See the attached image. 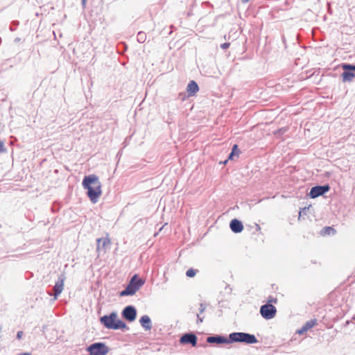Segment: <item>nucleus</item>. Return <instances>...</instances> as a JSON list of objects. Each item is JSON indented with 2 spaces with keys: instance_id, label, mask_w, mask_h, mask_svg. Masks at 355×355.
Wrapping results in <instances>:
<instances>
[{
  "instance_id": "423d86ee",
  "label": "nucleus",
  "mask_w": 355,
  "mask_h": 355,
  "mask_svg": "<svg viewBox=\"0 0 355 355\" xmlns=\"http://www.w3.org/2000/svg\"><path fill=\"white\" fill-rule=\"evenodd\" d=\"M260 313L263 318L270 320L275 317L277 309L272 304H266L261 306Z\"/></svg>"
},
{
  "instance_id": "393cba45",
  "label": "nucleus",
  "mask_w": 355,
  "mask_h": 355,
  "mask_svg": "<svg viewBox=\"0 0 355 355\" xmlns=\"http://www.w3.org/2000/svg\"><path fill=\"white\" fill-rule=\"evenodd\" d=\"M198 318L199 322H202L203 321V319L200 317L199 314L198 315Z\"/></svg>"
},
{
  "instance_id": "6e6552de",
  "label": "nucleus",
  "mask_w": 355,
  "mask_h": 355,
  "mask_svg": "<svg viewBox=\"0 0 355 355\" xmlns=\"http://www.w3.org/2000/svg\"><path fill=\"white\" fill-rule=\"evenodd\" d=\"M330 189V187L327 184L324 186H315L311 188L309 192V196L311 198H318L320 196L323 195L326 192L329 191Z\"/></svg>"
},
{
  "instance_id": "dca6fc26",
  "label": "nucleus",
  "mask_w": 355,
  "mask_h": 355,
  "mask_svg": "<svg viewBox=\"0 0 355 355\" xmlns=\"http://www.w3.org/2000/svg\"><path fill=\"white\" fill-rule=\"evenodd\" d=\"M141 326L146 330H150L152 328L151 321L148 315H144L140 319Z\"/></svg>"
},
{
  "instance_id": "5701e85b",
  "label": "nucleus",
  "mask_w": 355,
  "mask_h": 355,
  "mask_svg": "<svg viewBox=\"0 0 355 355\" xmlns=\"http://www.w3.org/2000/svg\"><path fill=\"white\" fill-rule=\"evenodd\" d=\"M22 335H23V332H22L21 331H18V332H17V338L18 339H21V337H22Z\"/></svg>"
},
{
  "instance_id": "9d476101",
  "label": "nucleus",
  "mask_w": 355,
  "mask_h": 355,
  "mask_svg": "<svg viewBox=\"0 0 355 355\" xmlns=\"http://www.w3.org/2000/svg\"><path fill=\"white\" fill-rule=\"evenodd\" d=\"M180 342L182 344L190 343L195 347L197 344V337L193 334H185L180 338Z\"/></svg>"
},
{
  "instance_id": "20e7f679",
  "label": "nucleus",
  "mask_w": 355,
  "mask_h": 355,
  "mask_svg": "<svg viewBox=\"0 0 355 355\" xmlns=\"http://www.w3.org/2000/svg\"><path fill=\"white\" fill-rule=\"evenodd\" d=\"M144 284V282L137 277V275H134L129 284L125 290L121 292V296L132 295H134L140 287Z\"/></svg>"
},
{
  "instance_id": "a211bd4d",
  "label": "nucleus",
  "mask_w": 355,
  "mask_h": 355,
  "mask_svg": "<svg viewBox=\"0 0 355 355\" xmlns=\"http://www.w3.org/2000/svg\"><path fill=\"white\" fill-rule=\"evenodd\" d=\"M335 233H336V230L331 227H325L321 231V234L322 236L329 235L331 234H334Z\"/></svg>"
},
{
  "instance_id": "a878e982",
  "label": "nucleus",
  "mask_w": 355,
  "mask_h": 355,
  "mask_svg": "<svg viewBox=\"0 0 355 355\" xmlns=\"http://www.w3.org/2000/svg\"><path fill=\"white\" fill-rule=\"evenodd\" d=\"M243 3H247L250 0H241Z\"/></svg>"
},
{
  "instance_id": "4468645a",
  "label": "nucleus",
  "mask_w": 355,
  "mask_h": 355,
  "mask_svg": "<svg viewBox=\"0 0 355 355\" xmlns=\"http://www.w3.org/2000/svg\"><path fill=\"white\" fill-rule=\"evenodd\" d=\"M198 91L199 87L198 84L194 80H191L187 87V92L189 94V96H195Z\"/></svg>"
},
{
  "instance_id": "b1692460",
  "label": "nucleus",
  "mask_w": 355,
  "mask_h": 355,
  "mask_svg": "<svg viewBox=\"0 0 355 355\" xmlns=\"http://www.w3.org/2000/svg\"><path fill=\"white\" fill-rule=\"evenodd\" d=\"M200 313H202L205 311V307L203 306L202 304H200Z\"/></svg>"
},
{
  "instance_id": "6ab92c4d",
  "label": "nucleus",
  "mask_w": 355,
  "mask_h": 355,
  "mask_svg": "<svg viewBox=\"0 0 355 355\" xmlns=\"http://www.w3.org/2000/svg\"><path fill=\"white\" fill-rule=\"evenodd\" d=\"M197 270L193 268H189L187 272L186 275L188 277H193L196 274Z\"/></svg>"
},
{
  "instance_id": "1a4fd4ad",
  "label": "nucleus",
  "mask_w": 355,
  "mask_h": 355,
  "mask_svg": "<svg viewBox=\"0 0 355 355\" xmlns=\"http://www.w3.org/2000/svg\"><path fill=\"white\" fill-rule=\"evenodd\" d=\"M122 314L124 318L130 322H132L135 320L137 312L135 307L128 306L123 309Z\"/></svg>"
},
{
  "instance_id": "39448f33",
  "label": "nucleus",
  "mask_w": 355,
  "mask_h": 355,
  "mask_svg": "<svg viewBox=\"0 0 355 355\" xmlns=\"http://www.w3.org/2000/svg\"><path fill=\"white\" fill-rule=\"evenodd\" d=\"M87 351L89 352L88 355H106L110 349L105 343H96L89 345Z\"/></svg>"
},
{
  "instance_id": "ddd939ff",
  "label": "nucleus",
  "mask_w": 355,
  "mask_h": 355,
  "mask_svg": "<svg viewBox=\"0 0 355 355\" xmlns=\"http://www.w3.org/2000/svg\"><path fill=\"white\" fill-rule=\"evenodd\" d=\"M64 278L63 277H59L58 280L55 282L53 288L54 297L57 299L58 296L62 293L64 288Z\"/></svg>"
},
{
  "instance_id": "2eb2a0df",
  "label": "nucleus",
  "mask_w": 355,
  "mask_h": 355,
  "mask_svg": "<svg viewBox=\"0 0 355 355\" xmlns=\"http://www.w3.org/2000/svg\"><path fill=\"white\" fill-rule=\"evenodd\" d=\"M230 228L235 233H239L243 230V225L237 219H233L230 222Z\"/></svg>"
},
{
  "instance_id": "bb28decb",
  "label": "nucleus",
  "mask_w": 355,
  "mask_h": 355,
  "mask_svg": "<svg viewBox=\"0 0 355 355\" xmlns=\"http://www.w3.org/2000/svg\"><path fill=\"white\" fill-rule=\"evenodd\" d=\"M87 0H83V3H85Z\"/></svg>"
},
{
  "instance_id": "f257e3e1",
  "label": "nucleus",
  "mask_w": 355,
  "mask_h": 355,
  "mask_svg": "<svg viewBox=\"0 0 355 355\" xmlns=\"http://www.w3.org/2000/svg\"><path fill=\"white\" fill-rule=\"evenodd\" d=\"M207 342L216 344H230L232 342H242L248 344H253L257 343V339L252 334L235 332L230 334L229 338L220 336H209L207 338Z\"/></svg>"
},
{
  "instance_id": "7ed1b4c3",
  "label": "nucleus",
  "mask_w": 355,
  "mask_h": 355,
  "mask_svg": "<svg viewBox=\"0 0 355 355\" xmlns=\"http://www.w3.org/2000/svg\"><path fill=\"white\" fill-rule=\"evenodd\" d=\"M101 322L107 329H123L126 328L125 323L118 319L116 313H112L109 315L101 317Z\"/></svg>"
},
{
  "instance_id": "f03ea898",
  "label": "nucleus",
  "mask_w": 355,
  "mask_h": 355,
  "mask_svg": "<svg viewBox=\"0 0 355 355\" xmlns=\"http://www.w3.org/2000/svg\"><path fill=\"white\" fill-rule=\"evenodd\" d=\"M83 185L87 189V196L92 202H96L101 196V184L95 175L85 176L83 181Z\"/></svg>"
},
{
  "instance_id": "f3484780",
  "label": "nucleus",
  "mask_w": 355,
  "mask_h": 355,
  "mask_svg": "<svg viewBox=\"0 0 355 355\" xmlns=\"http://www.w3.org/2000/svg\"><path fill=\"white\" fill-rule=\"evenodd\" d=\"M240 153L241 152H240L239 149L238 148V146L236 144H234L232 148V153L230 154L228 159H231V160L234 159V157L235 155L236 157H239Z\"/></svg>"
},
{
  "instance_id": "f8f14e48",
  "label": "nucleus",
  "mask_w": 355,
  "mask_h": 355,
  "mask_svg": "<svg viewBox=\"0 0 355 355\" xmlns=\"http://www.w3.org/2000/svg\"><path fill=\"white\" fill-rule=\"evenodd\" d=\"M317 324V320L313 319L309 321H307L300 329L297 330L296 333L299 335H302L308 330L313 328Z\"/></svg>"
},
{
  "instance_id": "412c9836",
  "label": "nucleus",
  "mask_w": 355,
  "mask_h": 355,
  "mask_svg": "<svg viewBox=\"0 0 355 355\" xmlns=\"http://www.w3.org/2000/svg\"><path fill=\"white\" fill-rule=\"evenodd\" d=\"M230 43H223L220 45V47L223 49H227L230 46Z\"/></svg>"
},
{
  "instance_id": "aec40b11",
  "label": "nucleus",
  "mask_w": 355,
  "mask_h": 355,
  "mask_svg": "<svg viewBox=\"0 0 355 355\" xmlns=\"http://www.w3.org/2000/svg\"><path fill=\"white\" fill-rule=\"evenodd\" d=\"M267 302H268L267 304H272V303L276 304L277 302V299L275 298V297L270 296L268 298V301Z\"/></svg>"
},
{
  "instance_id": "0eeeda50",
  "label": "nucleus",
  "mask_w": 355,
  "mask_h": 355,
  "mask_svg": "<svg viewBox=\"0 0 355 355\" xmlns=\"http://www.w3.org/2000/svg\"><path fill=\"white\" fill-rule=\"evenodd\" d=\"M344 72L342 73L343 82H350L355 77V65L344 64L342 65Z\"/></svg>"
},
{
  "instance_id": "4be33fe9",
  "label": "nucleus",
  "mask_w": 355,
  "mask_h": 355,
  "mask_svg": "<svg viewBox=\"0 0 355 355\" xmlns=\"http://www.w3.org/2000/svg\"><path fill=\"white\" fill-rule=\"evenodd\" d=\"M5 150L3 143L0 142V153Z\"/></svg>"
},
{
  "instance_id": "9b49d317",
  "label": "nucleus",
  "mask_w": 355,
  "mask_h": 355,
  "mask_svg": "<svg viewBox=\"0 0 355 355\" xmlns=\"http://www.w3.org/2000/svg\"><path fill=\"white\" fill-rule=\"evenodd\" d=\"M97 250H103L105 251L106 248L108 245H110L111 241L110 239L107 236L104 238L98 239L97 241Z\"/></svg>"
}]
</instances>
